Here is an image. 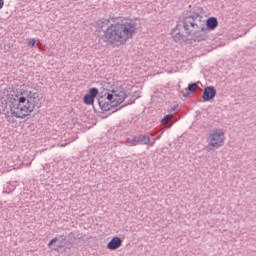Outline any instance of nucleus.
<instances>
[{"label": "nucleus", "instance_id": "obj_17", "mask_svg": "<svg viewBox=\"0 0 256 256\" xmlns=\"http://www.w3.org/2000/svg\"><path fill=\"white\" fill-rule=\"evenodd\" d=\"M57 241H59V238L55 237L53 238L49 243H48V247H51L53 245V243H57Z\"/></svg>", "mask_w": 256, "mask_h": 256}, {"label": "nucleus", "instance_id": "obj_18", "mask_svg": "<svg viewBox=\"0 0 256 256\" xmlns=\"http://www.w3.org/2000/svg\"><path fill=\"white\" fill-rule=\"evenodd\" d=\"M158 139H161V134L158 135V136L154 139V141H153L152 144H151L152 147H153V145H155V141H158Z\"/></svg>", "mask_w": 256, "mask_h": 256}, {"label": "nucleus", "instance_id": "obj_7", "mask_svg": "<svg viewBox=\"0 0 256 256\" xmlns=\"http://www.w3.org/2000/svg\"><path fill=\"white\" fill-rule=\"evenodd\" d=\"M217 96V89L213 86H206L203 91L202 99L203 101H213Z\"/></svg>", "mask_w": 256, "mask_h": 256}, {"label": "nucleus", "instance_id": "obj_2", "mask_svg": "<svg viewBox=\"0 0 256 256\" xmlns=\"http://www.w3.org/2000/svg\"><path fill=\"white\" fill-rule=\"evenodd\" d=\"M171 35L176 43L191 45L193 41L198 43L206 41L208 36L203 15L195 11L190 12L177 22L176 27L171 31Z\"/></svg>", "mask_w": 256, "mask_h": 256}, {"label": "nucleus", "instance_id": "obj_16", "mask_svg": "<svg viewBox=\"0 0 256 256\" xmlns=\"http://www.w3.org/2000/svg\"><path fill=\"white\" fill-rule=\"evenodd\" d=\"M35 43H37V40L31 38L29 41H28V45L29 47H35Z\"/></svg>", "mask_w": 256, "mask_h": 256}, {"label": "nucleus", "instance_id": "obj_11", "mask_svg": "<svg viewBox=\"0 0 256 256\" xmlns=\"http://www.w3.org/2000/svg\"><path fill=\"white\" fill-rule=\"evenodd\" d=\"M197 87H198L197 83L188 84V88L181 91L183 97H190L191 93H195V91L197 90Z\"/></svg>", "mask_w": 256, "mask_h": 256}, {"label": "nucleus", "instance_id": "obj_19", "mask_svg": "<svg viewBox=\"0 0 256 256\" xmlns=\"http://www.w3.org/2000/svg\"><path fill=\"white\" fill-rule=\"evenodd\" d=\"M3 5H5V2L3 0H0V9H3Z\"/></svg>", "mask_w": 256, "mask_h": 256}, {"label": "nucleus", "instance_id": "obj_14", "mask_svg": "<svg viewBox=\"0 0 256 256\" xmlns=\"http://www.w3.org/2000/svg\"><path fill=\"white\" fill-rule=\"evenodd\" d=\"M169 119H173V114H168V115L164 116L161 120L162 125H165L167 123V121H169Z\"/></svg>", "mask_w": 256, "mask_h": 256}, {"label": "nucleus", "instance_id": "obj_8", "mask_svg": "<svg viewBox=\"0 0 256 256\" xmlns=\"http://www.w3.org/2000/svg\"><path fill=\"white\" fill-rule=\"evenodd\" d=\"M97 95H99V89L91 88L89 90V93L84 96L83 102L85 103V105H93V103H95V97H97Z\"/></svg>", "mask_w": 256, "mask_h": 256}, {"label": "nucleus", "instance_id": "obj_4", "mask_svg": "<svg viewBox=\"0 0 256 256\" xmlns=\"http://www.w3.org/2000/svg\"><path fill=\"white\" fill-rule=\"evenodd\" d=\"M127 98V92L123 90H106L104 95L98 97V105L102 111H111L119 107Z\"/></svg>", "mask_w": 256, "mask_h": 256}, {"label": "nucleus", "instance_id": "obj_20", "mask_svg": "<svg viewBox=\"0 0 256 256\" xmlns=\"http://www.w3.org/2000/svg\"><path fill=\"white\" fill-rule=\"evenodd\" d=\"M177 107H178V106L172 107V108L170 109V113H173V111H176V110H177Z\"/></svg>", "mask_w": 256, "mask_h": 256}, {"label": "nucleus", "instance_id": "obj_10", "mask_svg": "<svg viewBox=\"0 0 256 256\" xmlns=\"http://www.w3.org/2000/svg\"><path fill=\"white\" fill-rule=\"evenodd\" d=\"M123 245V240L119 237H113L107 244V249L110 251H116V249H119Z\"/></svg>", "mask_w": 256, "mask_h": 256}, {"label": "nucleus", "instance_id": "obj_13", "mask_svg": "<svg viewBox=\"0 0 256 256\" xmlns=\"http://www.w3.org/2000/svg\"><path fill=\"white\" fill-rule=\"evenodd\" d=\"M60 241L57 244L56 248H54V251H61V249H63V247H65V242L67 241V236L65 235H60Z\"/></svg>", "mask_w": 256, "mask_h": 256}, {"label": "nucleus", "instance_id": "obj_12", "mask_svg": "<svg viewBox=\"0 0 256 256\" xmlns=\"http://www.w3.org/2000/svg\"><path fill=\"white\" fill-rule=\"evenodd\" d=\"M69 239H73L74 241H77V239H80L81 241H85V235L80 232H71L68 235Z\"/></svg>", "mask_w": 256, "mask_h": 256}, {"label": "nucleus", "instance_id": "obj_9", "mask_svg": "<svg viewBox=\"0 0 256 256\" xmlns=\"http://www.w3.org/2000/svg\"><path fill=\"white\" fill-rule=\"evenodd\" d=\"M219 25V21L216 17H210L207 20H205V29H206V35L209 33V31H214V29H217Z\"/></svg>", "mask_w": 256, "mask_h": 256}, {"label": "nucleus", "instance_id": "obj_1", "mask_svg": "<svg viewBox=\"0 0 256 256\" xmlns=\"http://www.w3.org/2000/svg\"><path fill=\"white\" fill-rule=\"evenodd\" d=\"M3 113L6 117H9V111L13 117L17 119H25V117L31 115L33 111L39 113L41 105H43V94L37 88L23 87L20 90V95L11 96L3 94L0 98ZM9 107V108H8Z\"/></svg>", "mask_w": 256, "mask_h": 256}, {"label": "nucleus", "instance_id": "obj_5", "mask_svg": "<svg viewBox=\"0 0 256 256\" xmlns=\"http://www.w3.org/2000/svg\"><path fill=\"white\" fill-rule=\"evenodd\" d=\"M209 144L207 149L209 151H213V149H219V147H223V143H225V133L214 131L212 134L209 135Z\"/></svg>", "mask_w": 256, "mask_h": 256}, {"label": "nucleus", "instance_id": "obj_3", "mask_svg": "<svg viewBox=\"0 0 256 256\" xmlns=\"http://www.w3.org/2000/svg\"><path fill=\"white\" fill-rule=\"evenodd\" d=\"M139 26L135 20L129 22L111 24L104 30L102 39L111 47H121L125 45L129 39H133V35L137 33Z\"/></svg>", "mask_w": 256, "mask_h": 256}, {"label": "nucleus", "instance_id": "obj_6", "mask_svg": "<svg viewBox=\"0 0 256 256\" xmlns=\"http://www.w3.org/2000/svg\"><path fill=\"white\" fill-rule=\"evenodd\" d=\"M126 143H128L130 147H136V145H149V143H151V137L147 134H139L134 136L132 139L128 138Z\"/></svg>", "mask_w": 256, "mask_h": 256}, {"label": "nucleus", "instance_id": "obj_15", "mask_svg": "<svg viewBox=\"0 0 256 256\" xmlns=\"http://www.w3.org/2000/svg\"><path fill=\"white\" fill-rule=\"evenodd\" d=\"M103 23H109V20H99L98 22H97V26H98V28L99 29H103Z\"/></svg>", "mask_w": 256, "mask_h": 256}]
</instances>
